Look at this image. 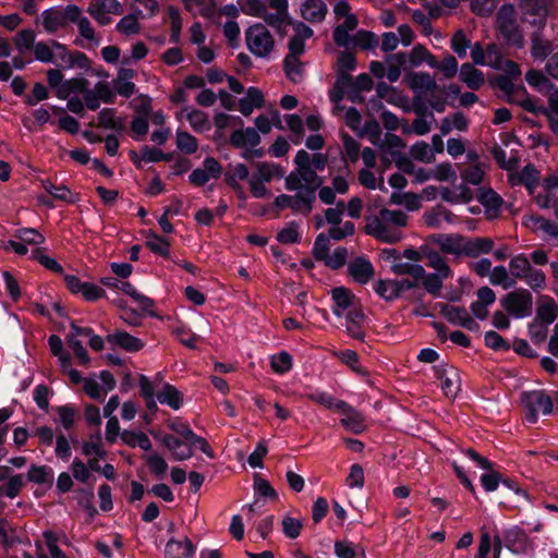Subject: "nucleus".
Masks as SVG:
<instances>
[{
  "label": "nucleus",
  "instance_id": "f257e3e1",
  "mask_svg": "<svg viewBox=\"0 0 558 558\" xmlns=\"http://www.w3.org/2000/svg\"><path fill=\"white\" fill-rule=\"evenodd\" d=\"M407 225L408 216L403 211L383 208L377 215L366 218L365 231L381 242L397 243L402 239L401 229Z\"/></svg>",
  "mask_w": 558,
  "mask_h": 558
},
{
  "label": "nucleus",
  "instance_id": "f03ea898",
  "mask_svg": "<svg viewBox=\"0 0 558 558\" xmlns=\"http://www.w3.org/2000/svg\"><path fill=\"white\" fill-rule=\"evenodd\" d=\"M284 183L288 191L294 192L291 195L293 211L308 215L313 209V204L316 201V191L323 184V179L320 177H315V179L299 178V182L296 180L293 183L290 182V175H287Z\"/></svg>",
  "mask_w": 558,
  "mask_h": 558
},
{
  "label": "nucleus",
  "instance_id": "7ed1b4c3",
  "mask_svg": "<svg viewBox=\"0 0 558 558\" xmlns=\"http://www.w3.org/2000/svg\"><path fill=\"white\" fill-rule=\"evenodd\" d=\"M427 259V267L434 269V272L427 274L425 271L424 281L422 287L427 293L437 298L441 293L444 281L452 276V270L447 259L437 251H428L425 254Z\"/></svg>",
  "mask_w": 558,
  "mask_h": 558
},
{
  "label": "nucleus",
  "instance_id": "20e7f679",
  "mask_svg": "<svg viewBox=\"0 0 558 558\" xmlns=\"http://www.w3.org/2000/svg\"><path fill=\"white\" fill-rule=\"evenodd\" d=\"M496 29L498 35L509 46L522 48L524 38L518 24L517 12L513 5L504 4L497 12Z\"/></svg>",
  "mask_w": 558,
  "mask_h": 558
},
{
  "label": "nucleus",
  "instance_id": "39448f33",
  "mask_svg": "<svg viewBox=\"0 0 558 558\" xmlns=\"http://www.w3.org/2000/svg\"><path fill=\"white\" fill-rule=\"evenodd\" d=\"M247 49L258 58H268L275 49V38L262 23L251 25L245 31Z\"/></svg>",
  "mask_w": 558,
  "mask_h": 558
},
{
  "label": "nucleus",
  "instance_id": "423d86ee",
  "mask_svg": "<svg viewBox=\"0 0 558 558\" xmlns=\"http://www.w3.org/2000/svg\"><path fill=\"white\" fill-rule=\"evenodd\" d=\"M521 404L525 412V418L531 424L537 422L539 413L548 415L554 408L551 398L542 390L523 392Z\"/></svg>",
  "mask_w": 558,
  "mask_h": 558
},
{
  "label": "nucleus",
  "instance_id": "0eeeda50",
  "mask_svg": "<svg viewBox=\"0 0 558 558\" xmlns=\"http://www.w3.org/2000/svg\"><path fill=\"white\" fill-rule=\"evenodd\" d=\"M500 304L514 318L527 317L532 314L533 295L527 289L519 288L504 295Z\"/></svg>",
  "mask_w": 558,
  "mask_h": 558
},
{
  "label": "nucleus",
  "instance_id": "6e6552de",
  "mask_svg": "<svg viewBox=\"0 0 558 558\" xmlns=\"http://www.w3.org/2000/svg\"><path fill=\"white\" fill-rule=\"evenodd\" d=\"M75 4H69L65 8L52 7L41 12L40 23L48 34H54L60 29L68 27L70 22L69 10Z\"/></svg>",
  "mask_w": 558,
  "mask_h": 558
},
{
  "label": "nucleus",
  "instance_id": "1a4fd4ad",
  "mask_svg": "<svg viewBox=\"0 0 558 558\" xmlns=\"http://www.w3.org/2000/svg\"><path fill=\"white\" fill-rule=\"evenodd\" d=\"M87 13L101 26L111 23L109 14L120 15L123 7L118 0H90Z\"/></svg>",
  "mask_w": 558,
  "mask_h": 558
},
{
  "label": "nucleus",
  "instance_id": "9d476101",
  "mask_svg": "<svg viewBox=\"0 0 558 558\" xmlns=\"http://www.w3.org/2000/svg\"><path fill=\"white\" fill-rule=\"evenodd\" d=\"M465 236L459 233H435L429 235V243L436 245L441 253L460 258L464 254Z\"/></svg>",
  "mask_w": 558,
  "mask_h": 558
},
{
  "label": "nucleus",
  "instance_id": "9b49d317",
  "mask_svg": "<svg viewBox=\"0 0 558 558\" xmlns=\"http://www.w3.org/2000/svg\"><path fill=\"white\" fill-rule=\"evenodd\" d=\"M521 10L526 23L541 31L546 23L547 7L545 0H522Z\"/></svg>",
  "mask_w": 558,
  "mask_h": 558
},
{
  "label": "nucleus",
  "instance_id": "f8f14e48",
  "mask_svg": "<svg viewBox=\"0 0 558 558\" xmlns=\"http://www.w3.org/2000/svg\"><path fill=\"white\" fill-rule=\"evenodd\" d=\"M289 52L283 60L286 76L293 83H300L304 77V63L300 61V56L304 53L301 47L294 44V48H288Z\"/></svg>",
  "mask_w": 558,
  "mask_h": 558
},
{
  "label": "nucleus",
  "instance_id": "ddd939ff",
  "mask_svg": "<svg viewBox=\"0 0 558 558\" xmlns=\"http://www.w3.org/2000/svg\"><path fill=\"white\" fill-rule=\"evenodd\" d=\"M116 94L110 84L105 81L97 82L93 89H89L85 97V105L89 110H97L100 101L113 104Z\"/></svg>",
  "mask_w": 558,
  "mask_h": 558
},
{
  "label": "nucleus",
  "instance_id": "4468645a",
  "mask_svg": "<svg viewBox=\"0 0 558 558\" xmlns=\"http://www.w3.org/2000/svg\"><path fill=\"white\" fill-rule=\"evenodd\" d=\"M435 375L441 380V390L449 399H454L460 391V377L452 367L449 369L445 365L434 367Z\"/></svg>",
  "mask_w": 558,
  "mask_h": 558
},
{
  "label": "nucleus",
  "instance_id": "2eb2a0df",
  "mask_svg": "<svg viewBox=\"0 0 558 558\" xmlns=\"http://www.w3.org/2000/svg\"><path fill=\"white\" fill-rule=\"evenodd\" d=\"M441 315L451 324L461 326L469 330H475L478 325L469 315V312L462 306L444 304L440 311Z\"/></svg>",
  "mask_w": 558,
  "mask_h": 558
},
{
  "label": "nucleus",
  "instance_id": "dca6fc26",
  "mask_svg": "<svg viewBox=\"0 0 558 558\" xmlns=\"http://www.w3.org/2000/svg\"><path fill=\"white\" fill-rule=\"evenodd\" d=\"M337 410L343 415L340 423L345 429L354 434H360L364 430V416L357 410L344 401H339Z\"/></svg>",
  "mask_w": 558,
  "mask_h": 558
},
{
  "label": "nucleus",
  "instance_id": "f3484780",
  "mask_svg": "<svg viewBox=\"0 0 558 558\" xmlns=\"http://www.w3.org/2000/svg\"><path fill=\"white\" fill-rule=\"evenodd\" d=\"M347 333L359 341H364L365 332L363 325L365 323V315L360 307L350 308L344 315Z\"/></svg>",
  "mask_w": 558,
  "mask_h": 558
},
{
  "label": "nucleus",
  "instance_id": "a211bd4d",
  "mask_svg": "<svg viewBox=\"0 0 558 558\" xmlns=\"http://www.w3.org/2000/svg\"><path fill=\"white\" fill-rule=\"evenodd\" d=\"M349 276L357 283L365 284L374 276V267L364 257H356L348 264Z\"/></svg>",
  "mask_w": 558,
  "mask_h": 558
},
{
  "label": "nucleus",
  "instance_id": "6ab92c4d",
  "mask_svg": "<svg viewBox=\"0 0 558 558\" xmlns=\"http://www.w3.org/2000/svg\"><path fill=\"white\" fill-rule=\"evenodd\" d=\"M312 155L306 150L301 149L296 153L294 162L295 169L291 171L288 175H290V182H295L299 178L302 179H315V177H319L314 169L311 167Z\"/></svg>",
  "mask_w": 558,
  "mask_h": 558
},
{
  "label": "nucleus",
  "instance_id": "aec40b11",
  "mask_svg": "<svg viewBox=\"0 0 558 558\" xmlns=\"http://www.w3.org/2000/svg\"><path fill=\"white\" fill-rule=\"evenodd\" d=\"M69 11L68 15L70 16V22L77 25L80 35L88 41L98 44L95 29L90 21L83 15L82 9L75 4V7Z\"/></svg>",
  "mask_w": 558,
  "mask_h": 558
},
{
  "label": "nucleus",
  "instance_id": "412c9836",
  "mask_svg": "<svg viewBox=\"0 0 558 558\" xmlns=\"http://www.w3.org/2000/svg\"><path fill=\"white\" fill-rule=\"evenodd\" d=\"M327 11V5L323 0H305L300 9L301 16L310 23L322 22Z\"/></svg>",
  "mask_w": 558,
  "mask_h": 558
},
{
  "label": "nucleus",
  "instance_id": "4be33fe9",
  "mask_svg": "<svg viewBox=\"0 0 558 558\" xmlns=\"http://www.w3.org/2000/svg\"><path fill=\"white\" fill-rule=\"evenodd\" d=\"M230 143L235 148L256 147L260 136L255 128L239 129L230 135Z\"/></svg>",
  "mask_w": 558,
  "mask_h": 558
},
{
  "label": "nucleus",
  "instance_id": "5701e85b",
  "mask_svg": "<svg viewBox=\"0 0 558 558\" xmlns=\"http://www.w3.org/2000/svg\"><path fill=\"white\" fill-rule=\"evenodd\" d=\"M476 198L485 207L487 218L498 217L502 199L496 192L490 189L480 190Z\"/></svg>",
  "mask_w": 558,
  "mask_h": 558
},
{
  "label": "nucleus",
  "instance_id": "b1692460",
  "mask_svg": "<svg viewBox=\"0 0 558 558\" xmlns=\"http://www.w3.org/2000/svg\"><path fill=\"white\" fill-rule=\"evenodd\" d=\"M494 241L489 238H466L464 240V254L463 256L477 258L483 254H488L493 251Z\"/></svg>",
  "mask_w": 558,
  "mask_h": 558
},
{
  "label": "nucleus",
  "instance_id": "393cba45",
  "mask_svg": "<svg viewBox=\"0 0 558 558\" xmlns=\"http://www.w3.org/2000/svg\"><path fill=\"white\" fill-rule=\"evenodd\" d=\"M331 298L335 302L333 313L338 317H342L344 315V311H349L354 306V294L344 287H337L331 290Z\"/></svg>",
  "mask_w": 558,
  "mask_h": 558
},
{
  "label": "nucleus",
  "instance_id": "a878e982",
  "mask_svg": "<svg viewBox=\"0 0 558 558\" xmlns=\"http://www.w3.org/2000/svg\"><path fill=\"white\" fill-rule=\"evenodd\" d=\"M195 551L193 543L185 537L180 542L174 538L168 541L165 549L166 558H192Z\"/></svg>",
  "mask_w": 558,
  "mask_h": 558
},
{
  "label": "nucleus",
  "instance_id": "bb28decb",
  "mask_svg": "<svg viewBox=\"0 0 558 558\" xmlns=\"http://www.w3.org/2000/svg\"><path fill=\"white\" fill-rule=\"evenodd\" d=\"M453 214L442 206H435L428 211H425L423 215V220L425 225L433 229H439L442 227V223H452L453 222Z\"/></svg>",
  "mask_w": 558,
  "mask_h": 558
},
{
  "label": "nucleus",
  "instance_id": "cd10ccee",
  "mask_svg": "<svg viewBox=\"0 0 558 558\" xmlns=\"http://www.w3.org/2000/svg\"><path fill=\"white\" fill-rule=\"evenodd\" d=\"M391 271L397 276H411L415 280H421V283L425 277V268L422 265L403 262L401 258L393 260Z\"/></svg>",
  "mask_w": 558,
  "mask_h": 558
},
{
  "label": "nucleus",
  "instance_id": "c85d7f7f",
  "mask_svg": "<svg viewBox=\"0 0 558 558\" xmlns=\"http://www.w3.org/2000/svg\"><path fill=\"white\" fill-rule=\"evenodd\" d=\"M459 78L470 89L477 90L484 84L485 78L482 71L474 68L471 63H463L459 71Z\"/></svg>",
  "mask_w": 558,
  "mask_h": 558
},
{
  "label": "nucleus",
  "instance_id": "c756f323",
  "mask_svg": "<svg viewBox=\"0 0 558 558\" xmlns=\"http://www.w3.org/2000/svg\"><path fill=\"white\" fill-rule=\"evenodd\" d=\"M264 106V95L260 89L250 87L246 90V96L239 101V110L244 116H250L255 108Z\"/></svg>",
  "mask_w": 558,
  "mask_h": 558
},
{
  "label": "nucleus",
  "instance_id": "7c9ffc66",
  "mask_svg": "<svg viewBox=\"0 0 558 558\" xmlns=\"http://www.w3.org/2000/svg\"><path fill=\"white\" fill-rule=\"evenodd\" d=\"M109 343L116 344L126 351L136 352L143 348V342L125 331H117L107 336Z\"/></svg>",
  "mask_w": 558,
  "mask_h": 558
},
{
  "label": "nucleus",
  "instance_id": "2f4dec72",
  "mask_svg": "<svg viewBox=\"0 0 558 558\" xmlns=\"http://www.w3.org/2000/svg\"><path fill=\"white\" fill-rule=\"evenodd\" d=\"M89 82L83 77L71 78L63 82L57 89V96L61 99H66L71 93L83 94L86 97L89 88Z\"/></svg>",
  "mask_w": 558,
  "mask_h": 558
},
{
  "label": "nucleus",
  "instance_id": "473e14b6",
  "mask_svg": "<svg viewBox=\"0 0 558 558\" xmlns=\"http://www.w3.org/2000/svg\"><path fill=\"white\" fill-rule=\"evenodd\" d=\"M178 118H185L191 126L197 132L209 130L210 128L208 116L197 109L183 108L178 114Z\"/></svg>",
  "mask_w": 558,
  "mask_h": 558
},
{
  "label": "nucleus",
  "instance_id": "72a5a7b5",
  "mask_svg": "<svg viewBox=\"0 0 558 558\" xmlns=\"http://www.w3.org/2000/svg\"><path fill=\"white\" fill-rule=\"evenodd\" d=\"M283 170L280 166L269 162H256L252 178L268 183L275 178H282Z\"/></svg>",
  "mask_w": 558,
  "mask_h": 558
},
{
  "label": "nucleus",
  "instance_id": "f704fd0d",
  "mask_svg": "<svg viewBox=\"0 0 558 558\" xmlns=\"http://www.w3.org/2000/svg\"><path fill=\"white\" fill-rule=\"evenodd\" d=\"M525 226L533 231H543L551 238H558V223L542 216H529L525 220Z\"/></svg>",
  "mask_w": 558,
  "mask_h": 558
},
{
  "label": "nucleus",
  "instance_id": "c9c22d12",
  "mask_svg": "<svg viewBox=\"0 0 558 558\" xmlns=\"http://www.w3.org/2000/svg\"><path fill=\"white\" fill-rule=\"evenodd\" d=\"M511 180L513 184H524L530 194H533L538 185L539 172L533 165L529 163L522 169V171L515 178H511Z\"/></svg>",
  "mask_w": 558,
  "mask_h": 558
},
{
  "label": "nucleus",
  "instance_id": "e433bc0d",
  "mask_svg": "<svg viewBox=\"0 0 558 558\" xmlns=\"http://www.w3.org/2000/svg\"><path fill=\"white\" fill-rule=\"evenodd\" d=\"M160 403L168 404L173 410H179L183 403L182 393L172 385L166 384L161 391L157 393Z\"/></svg>",
  "mask_w": 558,
  "mask_h": 558
},
{
  "label": "nucleus",
  "instance_id": "4c0bfd02",
  "mask_svg": "<svg viewBox=\"0 0 558 558\" xmlns=\"http://www.w3.org/2000/svg\"><path fill=\"white\" fill-rule=\"evenodd\" d=\"M557 314L558 308L555 301L553 299H547L537 306L535 322L547 326L555 322Z\"/></svg>",
  "mask_w": 558,
  "mask_h": 558
},
{
  "label": "nucleus",
  "instance_id": "58836bf2",
  "mask_svg": "<svg viewBox=\"0 0 558 558\" xmlns=\"http://www.w3.org/2000/svg\"><path fill=\"white\" fill-rule=\"evenodd\" d=\"M98 126L114 131H122L124 129V120L116 116L114 109L105 108L98 113Z\"/></svg>",
  "mask_w": 558,
  "mask_h": 558
},
{
  "label": "nucleus",
  "instance_id": "ea45409f",
  "mask_svg": "<svg viewBox=\"0 0 558 558\" xmlns=\"http://www.w3.org/2000/svg\"><path fill=\"white\" fill-rule=\"evenodd\" d=\"M409 86L413 90L433 92L437 88L436 81L425 72L413 73L409 76Z\"/></svg>",
  "mask_w": 558,
  "mask_h": 558
},
{
  "label": "nucleus",
  "instance_id": "a19ab883",
  "mask_svg": "<svg viewBox=\"0 0 558 558\" xmlns=\"http://www.w3.org/2000/svg\"><path fill=\"white\" fill-rule=\"evenodd\" d=\"M389 203L392 205L404 206L408 210H417L421 207V198L412 192H395L390 195Z\"/></svg>",
  "mask_w": 558,
  "mask_h": 558
},
{
  "label": "nucleus",
  "instance_id": "79ce46f5",
  "mask_svg": "<svg viewBox=\"0 0 558 558\" xmlns=\"http://www.w3.org/2000/svg\"><path fill=\"white\" fill-rule=\"evenodd\" d=\"M489 282L493 286H500L505 290L515 286L514 278L511 277V274L505 266H496L493 268L489 276Z\"/></svg>",
  "mask_w": 558,
  "mask_h": 558
},
{
  "label": "nucleus",
  "instance_id": "37998d69",
  "mask_svg": "<svg viewBox=\"0 0 558 558\" xmlns=\"http://www.w3.org/2000/svg\"><path fill=\"white\" fill-rule=\"evenodd\" d=\"M532 266L530 259L524 254H518L513 256L509 262V268L511 277L514 278V281L522 280L523 276Z\"/></svg>",
  "mask_w": 558,
  "mask_h": 558
},
{
  "label": "nucleus",
  "instance_id": "c03bdc74",
  "mask_svg": "<svg viewBox=\"0 0 558 558\" xmlns=\"http://www.w3.org/2000/svg\"><path fill=\"white\" fill-rule=\"evenodd\" d=\"M532 47H531V54L535 59H545L550 50L551 45L549 40L543 39L541 37L539 31H535L531 36Z\"/></svg>",
  "mask_w": 558,
  "mask_h": 558
},
{
  "label": "nucleus",
  "instance_id": "a18cd8bd",
  "mask_svg": "<svg viewBox=\"0 0 558 558\" xmlns=\"http://www.w3.org/2000/svg\"><path fill=\"white\" fill-rule=\"evenodd\" d=\"M377 96L387 102L400 106L404 101V97L396 88L385 82H379L376 86Z\"/></svg>",
  "mask_w": 558,
  "mask_h": 558
},
{
  "label": "nucleus",
  "instance_id": "49530a36",
  "mask_svg": "<svg viewBox=\"0 0 558 558\" xmlns=\"http://www.w3.org/2000/svg\"><path fill=\"white\" fill-rule=\"evenodd\" d=\"M524 281L533 291H541L546 288V275L543 270L534 268L533 266L523 276Z\"/></svg>",
  "mask_w": 558,
  "mask_h": 558
},
{
  "label": "nucleus",
  "instance_id": "de8ad7c7",
  "mask_svg": "<svg viewBox=\"0 0 558 558\" xmlns=\"http://www.w3.org/2000/svg\"><path fill=\"white\" fill-rule=\"evenodd\" d=\"M161 442L172 452L175 460H185L192 456V449L190 447H186V451L179 452V449L183 447V442L172 435L163 436Z\"/></svg>",
  "mask_w": 558,
  "mask_h": 558
},
{
  "label": "nucleus",
  "instance_id": "09e8293b",
  "mask_svg": "<svg viewBox=\"0 0 558 558\" xmlns=\"http://www.w3.org/2000/svg\"><path fill=\"white\" fill-rule=\"evenodd\" d=\"M294 35L289 40L288 48H294L295 44L302 50H305L304 40L313 36V29L303 22H298L294 24Z\"/></svg>",
  "mask_w": 558,
  "mask_h": 558
},
{
  "label": "nucleus",
  "instance_id": "8fccbe9b",
  "mask_svg": "<svg viewBox=\"0 0 558 558\" xmlns=\"http://www.w3.org/2000/svg\"><path fill=\"white\" fill-rule=\"evenodd\" d=\"M410 155L414 160L430 163L435 160V155L426 142H417L410 148Z\"/></svg>",
  "mask_w": 558,
  "mask_h": 558
},
{
  "label": "nucleus",
  "instance_id": "3c124183",
  "mask_svg": "<svg viewBox=\"0 0 558 558\" xmlns=\"http://www.w3.org/2000/svg\"><path fill=\"white\" fill-rule=\"evenodd\" d=\"M375 292L386 301L399 298L397 280H378L375 284Z\"/></svg>",
  "mask_w": 558,
  "mask_h": 558
},
{
  "label": "nucleus",
  "instance_id": "603ef678",
  "mask_svg": "<svg viewBox=\"0 0 558 558\" xmlns=\"http://www.w3.org/2000/svg\"><path fill=\"white\" fill-rule=\"evenodd\" d=\"M145 245L156 254H159L161 256L169 255L170 244L163 238L159 236L153 231H149L147 233Z\"/></svg>",
  "mask_w": 558,
  "mask_h": 558
},
{
  "label": "nucleus",
  "instance_id": "864d4df0",
  "mask_svg": "<svg viewBox=\"0 0 558 558\" xmlns=\"http://www.w3.org/2000/svg\"><path fill=\"white\" fill-rule=\"evenodd\" d=\"M121 437H122V440L131 447L138 446L140 448H142L145 451H148L151 449V442H150L149 438L146 436V434H144L142 432L134 433V432L125 430L122 433Z\"/></svg>",
  "mask_w": 558,
  "mask_h": 558
},
{
  "label": "nucleus",
  "instance_id": "5fc2aeb1",
  "mask_svg": "<svg viewBox=\"0 0 558 558\" xmlns=\"http://www.w3.org/2000/svg\"><path fill=\"white\" fill-rule=\"evenodd\" d=\"M118 289H120L125 294H128L132 299H134L141 305L142 310H144V311H149V308H151L154 305V302L151 299L138 293L136 291L135 287L128 281H124V282L121 281Z\"/></svg>",
  "mask_w": 558,
  "mask_h": 558
},
{
  "label": "nucleus",
  "instance_id": "6e6d98bb",
  "mask_svg": "<svg viewBox=\"0 0 558 558\" xmlns=\"http://www.w3.org/2000/svg\"><path fill=\"white\" fill-rule=\"evenodd\" d=\"M82 450L85 456L89 457L94 454L101 459L105 458L107 453L102 448L101 436L99 433L90 435L89 440L83 444Z\"/></svg>",
  "mask_w": 558,
  "mask_h": 558
},
{
  "label": "nucleus",
  "instance_id": "4d7b16f0",
  "mask_svg": "<svg viewBox=\"0 0 558 558\" xmlns=\"http://www.w3.org/2000/svg\"><path fill=\"white\" fill-rule=\"evenodd\" d=\"M14 236L25 245H40L45 242V236L33 228H21L15 231Z\"/></svg>",
  "mask_w": 558,
  "mask_h": 558
},
{
  "label": "nucleus",
  "instance_id": "13d9d810",
  "mask_svg": "<svg viewBox=\"0 0 558 558\" xmlns=\"http://www.w3.org/2000/svg\"><path fill=\"white\" fill-rule=\"evenodd\" d=\"M27 480L35 484L51 483L52 474L51 470L46 465H32L27 473Z\"/></svg>",
  "mask_w": 558,
  "mask_h": 558
},
{
  "label": "nucleus",
  "instance_id": "bf43d9fd",
  "mask_svg": "<svg viewBox=\"0 0 558 558\" xmlns=\"http://www.w3.org/2000/svg\"><path fill=\"white\" fill-rule=\"evenodd\" d=\"M260 19L265 21L269 26L277 29L278 33H281L286 24L288 23V15L279 12L270 13L267 10V7L263 10V13L259 14Z\"/></svg>",
  "mask_w": 558,
  "mask_h": 558
},
{
  "label": "nucleus",
  "instance_id": "052dcab7",
  "mask_svg": "<svg viewBox=\"0 0 558 558\" xmlns=\"http://www.w3.org/2000/svg\"><path fill=\"white\" fill-rule=\"evenodd\" d=\"M24 486V480L21 474L9 477L8 482L0 487V493L7 497L15 498Z\"/></svg>",
  "mask_w": 558,
  "mask_h": 558
},
{
  "label": "nucleus",
  "instance_id": "680f3d73",
  "mask_svg": "<svg viewBox=\"0 0 558 558\" xmlns=\"http://www.w3.org/2000/svg\"><path fill=\"white\" fill-rule=\"evenodd\" d=\"M177 146L186 154H194L198 148L197 140L185 131H178Z\"/></svg>",
  "mask_w": 558,
  "mask_h": 558
},
{
  "label": "nucleus",
  "instance_id": "e2e57ef3",
  "mask_svg": "<svg viewBox=\"0 0 558 558\" xmlns=\"http://www.w3.org/2000/svg\"><path fill=\"white\" fill-rule=\"evenodd\" d=\"M35 38H36V35L33 29H29V28L22 29L16 33V35L14 37V44L20 51L28 50V49L34 48V46L36 44Z\"/></svg>",
  "mask_w": 558,
  "mask_h": 558
},
{
  "label": "nucleus",
  "instance_id": "0e129e2a",
  "mask_svg": "<svg viewBox=\"0 0 558 558\" xmlns=\"http://www.w3.org/2000/svg\"><path fill=\"white\" fill-rule=\"evenodd\" d=\"M432 179L439 182L454 181L457 179V173L452 165L442 162L432 169Z\"/></svg>",
  "mask_w": 558,
  "mask_h": 558
},
{
  "label": "nucleus",
  "instance_id": "69168bd1",
  "mask_svg": "<svg viewBox=\"0 0 558 558\" xmlns=\"http://www.w3.org/2000/svg\"><path fill=\"white\" fill-rule=\"evenodd\" d=\"M44 189L52 195L54 198L64 201L68 203H73L72 194L70 190L65 185H54L51 181L46 180L43 182Z\"/></svg>",
  "mask_w": 558,
  "mask_h": 558
},
{
  "label": "nucleus",
  "instance_id": "338daca9",
  "mask_svg": "<svg viewBox=\"0 0 558 558\" xmlns=\"http://www.w3.org/2000/svg\"><path fill=\"white\" fill-rule=\"evenodd\" d=\"M270 366L275 373L284 374L292 367V357L288 352L282 351L271 357Z\"/></svg>",
  "mask_w": 558,
  "mask_h": 558
},
{
  "label": "nucleus",
  "instance_id": "774afa93",
  "mask_svg": "<svg viewBox=\"0 0 558 558\" xmlns=\"http://www.w3.org/2000/svg\"><path fill=\"white\" fill-rule=\"evenodd\" d=\"M281 524L284 535L292 539L300 535L303 527L302 520L292 518L290 515H284Z\"/></svg>",
  "mask_w": 558,
  "mask_h": 558
}]
</instances>
